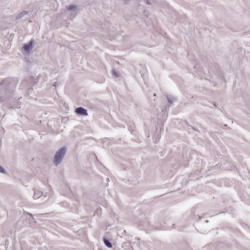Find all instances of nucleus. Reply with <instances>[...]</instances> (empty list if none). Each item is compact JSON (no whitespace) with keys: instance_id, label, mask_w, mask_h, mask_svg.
Masks as SVG:
<instances>
[{"instance_id":"obj_17","label":"nucleus","mask_w":250,"mask_h":250,"mask_svg":"<svg viewBox=\"0 0 250 250\" xmlns=\"http://www.w3.org/2000/svg\"><path fill=\"white\" fill-rule=\"evenodd\" d=\"M29 215L32 216V214H29Z\"/></svg>"},{"instance_id":"obj_14","label":"nucleus","mask_w":250,"mask_h":250,"mask_svg":"<svg viewBox=\"0 0 250 250\" xmlns=\"http://www.w3.org/2000/svg\"><path fill=\"white\" fill-rule=\"evenodd\" d=\"M56 84H57V82H55L54 83H53V86L56 87Z\"/></svg>"},{"instance_id":"obj_16","label":"nucleus","mask_w":250,"mask_h":250,"mask_svg":"<svg viewBox=\"0 0 250 250\" xmlns=\"http://www.w3.org/2000/svg\"><path fill=\"white\" fill-rule=\"evenodd\" d=\"M198 217H199V219H200V218H201V217L200 215H198Z\"/></svg>"},{"instance_id":"obj_15","label":"nucleus","mask_w":250,"mask_h":250,"mask_svg":"<svg viewBox=\"0 0 250 250\" xmlns=\"http://www.w3.org/2000/svg\"><path fill=\"white\" fill-rule=\"evenodd\" d=\"M0 100H1V101H3V100L2 99V98L1 97H0Z\"/></svg>"},{"instance_id":"obj_13","label":"nucleus","mask_w":250,"mask_h":250,"mask_svg":"<svg viewBox=\"0 0 250 250\" xmlns=\"http://www.w3.org/2000/svg\"><path fill=\"white\" fill-rule=\"evenodd\" d=\"M124 1V3L125 4L128 3V2L130 0H123Z\"/></svg>"},{"instance_id":"obj_18","label":"nucleus","mask_w":250,"mask_h":250,"mask_svg":"<svg viewBox=\"0 0 250 250\" xmlns=\"http://www.w3.org/2000/svg\"><path fill=\"white\" fill-rule=\"evenodd\" d=\"M154 96H156V94H155V93H154Z\"/></svg>"},{"instance_id":"obj_4","label":"nucleus","mask_w":250,"mask_h":250,"mask_svg":"<svg viewBox=\"0 0 250 250\" xmlns=\"http://www.w3.org/2000/svg\"><path fill=\"white\" fill-rule=\"evenodd\" d=\"M67 10L72 14L77 11V7L76 5H70L67 7Z\"/></svg>"},{"instance_id":"obj_7","label":"nucleus","mask_w":250,"mask_h":250,"mask_svg":"<svg viewBox=\"0 0 250 250\" xmlns=\"http://www.w3.org/2000/svg\"><path fill=\"white\" fill-rule=\"evenodd\" d=\"M104 243L106 246H107L109 248H111L112 247V243L107 239H104Z\"/></svg>"},{"instance_id":"obj_9","label":"nucleus","mask_w":250,"mask_h":250,"mask_svg":"<svg viewBox=\"0 0 250 250\" xmlns=\"http://www.w3.org/2000/svg\"><path fill=\"white\" fill-rule=\"evenodd\" d=\"M112 74L116 78H117L119 77V74H118V72L116 71V70H115V69L113 70Z\"/></svg>"},{"instance_id":"obj_10","label":"nucleus","mask_w":250,"mask_h":250,"mask_svg":"<svg viewBox=\"0 0 250 250\" xmlns=\"http://www.w3.org/2000/svg\"><path fill=\"white\" fill-rule=\"evenodd\" d=\"M0 172L5 174L6 173V171L1 166H0Z\"/></svg>"},{"instance_id":"obj_3","label":"nucleus","mask_w":250,"mask_h":250,"mask_svg":"<svg viewBox=\"0 0 250 250\" xmlns=\"http://www.w3.org/2000/svg\"><path fill=\"white\" fill-rule=\"evenodd\" d=\"M75 112L80 115L86 116L88 115L87 111L83 107H79L76 108Z\"/></svg>"},{"instance_id":"obj_8","label":"nucleus","mask_w":250,"mask_h":250,"mask_svg":"<svg viewBox=\"0 0 250 250\" xmlns=\"http://www.w3.org/2000/svg\"><path fill=\"white\" fill-rule=\"evenodd\" d=\"M167 98L169 104H172L175 101V98L172 96H167Z\"/></svg>"},{"instance_id":"obj_2","label":"nucleus","mask_w":250,"mask_h":250,"mask_svg":"<svg viewBox=\"0 0 250 250\" xmlns=\"http://www.w3.org/2000/svg\"><path fill=\"white\" fill-rule=\"evenodd\" d=\"M33 47V42L30 41L28 43L24 45L22 50L23 51L28 52L32 50Z\"/></svg>"},{"instance_id":"obj_6","label":"nucleus","mask_w":250,"mask_h":250,"mask_svg":"<svg viewBox=\"0 0 250 250\" xmlns=\"http://www.w3.org/2000/svg\"><path fill=\"white\" fill-rule=\"evenodd\" d=\"M42 195V192L39 190L35 191V193L34 194V198L35 199H37L39 198Z\"/></svg>"},{"instance_id":"obj_5","label":"nucleus","mask_w":250,"mask_h":250,"mask_svg":"<svg viewBox=\"0 0 250 250\" xmlns=\"http://www.w3.org/2000/svg\"><path fill=\"white\" fill-rule=\"evenodd\" d=\"M27 14H28L27 11H22L16 16V20L20 19L21 18H22L24 16L27 15Z\"/></svg>"},{"instance_id":"obj_1","label":"nucleus","mask_w":250,"mask_h":250,"mask_svg":"<svg viewBox=\"0 0 250 250\" xmlns=\"http://www.w3.org/2000/svg\"><path fill=\"white\" fill-rule=\"evenodd\" d=\"M66 151V147H62L56 152L54 158V164L56 166H58L62 162Z\"/></svg>"},{"instance_id":"obj_11","label":"nucleus","mask_w":250,"mask_h":250,"mask_svg":"<svg viewBox=\"0 0 250 250\" xmlns=\"http://www.w3.org/2000/svg\"><path fill=\"white\" fill-rule=\"evenodd\" d=\"M154 1L152 0H146V3L148 5H152L153 4Z\"/></svg>"},{"instance_id":"obj_12","label":"nucleus","mask_w":250,"mask_h":250,"mask_svg":"<svg viewBox=\"0 0 250 250\" xmlns=\"http://www.w3.org/2000/svg\"><path fill=\"white\" fill-rule=\"evenodd\" d=\"M7 82V80H3L1 83H0V85H6V83Z\"/></svg>"}]
</instances>
